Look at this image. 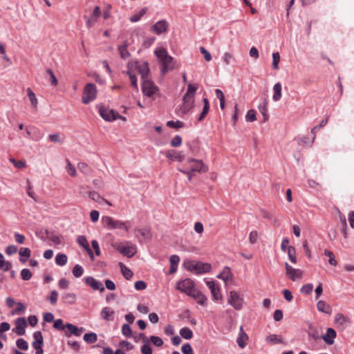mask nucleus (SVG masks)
I'll use <instances>...</instances> for the list:
<instances>
[{"mask_svg": "<svg viewBox=\"0 0 354 354\" xmlns=\"http://www.w3.org/2000/svg\"><path fill=\"white\" fill-rule=\"evenodd\" d=\"M154 54L161 65L160 73L162 75H164L168 71L174 69L175 61L174 58L168 54L165 48H158L155 50Z\"/></svg>", "mask_w": 354, "mask_h": 354, "instance_id": "1", "label": "nucleus"}, {"mask_svg": "<svg viewBox=\"0 0 354 354\" xmlns=\"http://www.w3.org/2000/svg\"><path fill=\"white\" fill-rule=\"evenodd\" d=\"M185 268L196 274L207 273L212 269L211 264L201 261H188L185 263Z\"/></svg>", "mask_w": 354, "mask_h": 354, "instance_id": "2", "label": "nucleus"}, {"mask_svg": "<svg viewBox=\"0 0 354 354\" xmlns=\"http://www.w3.org/2000/svg\"><path fill=\"white\" fill-rule=\"evenodd\" d=\"M114 247L120 253L128 258L132 257L137 252L136 245L129 242H126L125 245L122 243H118L114 245Z\"/></svg>", "mask_w": 354, "mask_h": 354, "instance_id": "3", "label": "nucleus"}, {"mask_svg": "<svg viewBox=\"0 0 354 354\" xmlns=\"http://www.w3.org/2000/svg\"><path fill=\"white\" fill-rule=\"evenodd\" d=\"M97 95V88L94 84H87L84 89L82 95V102L85 104H89L94 100Z\"/></svg>", "mask_w": 354, "mask_h": 354, "instance_id": "4", "label": "nucleus"}, {"mask_svg": "<svg viewBox=\"0 0 354 354\" xmlns=\"http://www.w3.org/2000/svg\"><path fill=\"white\" fill-rule=\"evenodd\" d=\"M142 90L145 95L151 98L159 92L158 87L149 79L142 81Z\"/></svg>", "mask_w": 354, "mask_h": 354, "instance_id": "5", "label": "nucleus"}, {"mask_svg": "<svg viewBox=\"0 0 354 354\" xmlns=\"http://www.w3.org/2000/svg\"><path fill=\"white\" fill-rule=\"evenodd\" d=\"M185 166V168L191 169L192 171L194 172L205 173L208 170V167L203 163L202 160L195 158L189 159L186 162Z\"/></svg>", "mask_w": 354, "mask_h": 354, "instance_id": "6", "label": "nucleus"}, {"mask_svg": "<svg viewBox=\"0 0 354 354\" xmlns=\"http://www.w3.org/2000/svg\"><path fill=\"white\" fill-rule=\"evenodd\" d=\"M195 288L194 281L190 279H185L178 282L176 289L187 295L192 294Z\"/></svg>", "mask_w": 354, "mask_h": 354, "instance_id": "7", "label": "nucleus"}, {"mask_svg": "<svg viewBox=\"0 0 354 354\" xmlns=\"http://www.w3.org/2000/svg\"><path fill=\"white\" fill-rule=\"evenodd\" d=\"M286 274L292 281H295L300 280L303 277V270L294 268L288 263H285Z\"/></svg>", "mask_w": 354, "mask_h": 354, "instance_id": "8", "label": "nucleus"}, {"mask_svg": "<svg viewBox=\"0 0 354 354\" xmlns=\"http://www.w3.org/2000/svg\"><path fill=\"white\" fill-rule=\"evenodd\" d=\"M102 223L109 230L122 229L124 227V222L115 220L113 218L105 216L102 218Z\"/></svg>", "mask_w": 354, "mask_h": 354, "instance_id": "9", "label": "nucleus"}, {"mask_svg": "<svg viewBox=\"0 0 354 354\" xmlns=\"http://www.w3.org/2000/svg\"><path fill=\"white\" fill-rule=\"evenodd\" d=\"M228 303L236 310H240L242 308L243 299L237 292L232 290L230 292Z\"/></svg>", "mask_w": 354, "mask_h": 354, "instance_id": "10", "label": "nucleus"}, {"mask_svg": "<svg viewBox=\"0 0 354 354\" xmlns=\"http://www.w3.org/2000/svg\"><path fill=\"white\" fill-rule=\"evenodd\" d=\"M35 341L32 342V346L36 350L35 354H43V336L40 331L35 332L33 334Z\"/></svg>", "mask_w": 354, "mask_h": 354, "instance_id": "11", "label": "nucleus"}, {"mask_svg": "<svg viewBox=\"0 0 354 354\" xmlns=\"http://www.w3.org/2000/svg\"><path fill=\"white\" fill-rule=\"evenodd\" d=\"M169 28V23L165 20H160L151 26V30L155 32L157 35L166 32Z\"/></svg>", "mask_w": 354, "mask_h": 354, "instance_id": "12", "label": "nucleus"}, {"mask_svg": "<svg viewBox=\"0 0 354 354\" xmlns=\"http://www.w3.org/2000/svg\"><path fill=\"white\" fill-rule=\"evenodd\" d=\"M335 323L340 329L344 330L351 322L348 317L341 313H337L335 316Z\"/></svg>", "mask_w": 354, "mask_h": 354, "instance_id": "13", "label": "nucleus"}, {"mask_svg": "<svg viewBox=\"0 0 354 354\" xmlns=\"http://www.w3.org/2000/svg\"><path fill=\"white\" fill-rule=\"evenodd\" d=\"M194 99L188 95H185L183 98V104L181 106V111L183 113H186L194 107Z\"/></svg>", "mask_w": 354, "mask_h": 354, "instance_id": "14", "label": "nucleus"}, {"mask_svg": "<svg viewBox=\"0 0 354 354\" xmlns=\"http://www.w3.org/2000/svg\"><path fill=\"white\" fill-rule=\"evenodd\" d=\"M100 114L101 117L106 120V121H113L115 120V113L112 109H106L104 106H101L99 110Z\"/></svg>", "mask_w": 354, "mask_h": 354, "instance_id": "15", "label": "nucleus"}, {"mask_svg": "<svg viewBox=\"0 0 354 354\" xmlns=\"http://www.w3.org/2000/svg\"><path fill=\"white\" fill-rule=\"evenodd\" d=\"M135 235L141 243L145 240L149 239L151 237V232L149 229L135 228Z\"/></svg>", "mask_w": 354, "mask_h": 354, "instance_id": "16", "label": "nucleus"}, {"mask_svg": "<svg viewBox=\"0 0 354 354\" xmlns=\"http://www.w3.org/2000/svg\"><path fill=\"white\" fill-rule=\"evenodd\" d=\"M85 283L89 286H91L94 290H100L101 292L104 291V288L102 283L100 281H97L93 277H87L86 278H85Z\"/></svg>", "mask_w": 354, "mask_h": 354, "instance_id": "17", "label": "nucleus"}, {"mask_svg": "<svg viewBox=\"0 0 354 354\" xmlns=\"http://www.w3.org/2000/svg\"><path fill=\"white\" fill-rule=\"evenodd\" d=\"M15 332L18 335H23L25 334V328L27 327V322L24 317L18 318L15 321Z\"/></svg>", "mask_w": 354, "mask_h": 354, "instance_id": "18", "label": "nucleus"}, {"mask_svg": "<svg viewBox=\"0 0 354 354\" xmlns=\"http://www.w3.org/2000/svg\"><path fill=\"white\" fill-rule=\"evenodd\" d=\"M207 287L211 290L212 297L215 300L221 299L222 296L221 294L220 288L216 285L213 281H206Z\"/></svg>", "mask_w": 354, "mask_h": 354, "instance_id": "19", "label": "nucleus"}, {"mask_svg": "<svg viewBox=\"0 0 354 354\" xmlns=\"http://www.w3.org/2000/svg\"><path fill=\"white\" fill-rule=\"evenodd\" d=\"M77 241L78 244L84 248V249L88 252V255L90 256L91 259L92 260L94 259L93 253L91 250V249L89 247V245L88 243L87 239L85 236L80 235L77 237Z\"/></svg>", "mask_w": 354, "mask_h": 354, "instance_id": "20", "label": "nucleus"}, {"mask_svg": "<svg viewBox=\"0 0 354 354\" xmlns=\"http://www.w3.org/2000/svg\"><path fill=\"white\" fill-rule=\"evenodd\" d=\"M166 157L172 160H177L179 162H182L185 158V156L182 151H177L174 149L167 151Z\"/></svg>", "mask_w": 354, "mask_h": 354, "instance_id": "21", "label": "nucleus"}, {"mask_svg": "<svg viewBox=\"0 0 354 354\" xmlns=\"http://www.w3.org/2000/svg\"><path fill=\"white\" fill-rule=\"evenodd\" d=\"M137 69H138L139 73L141 75V78H142V81L144 80H148L149 79L148 75H149V67L148 62H144L140 64L137 66Z\"/></svg>", "mask_w": 354, "mask_h": 354, "instance_id": "22", "label": "nucleus"}, {"mask_svg": "<svg viewBox=\"0 0 354 354\" xmlns=\"http://www.w3.org/2000/svg\"><path fill=\"white\" fill-rule=\"evenodd\" d=\"M248 341V336L243 330V326H240V332L236 339L239 346L243 348L246 346Z\"/></svg>", "mask_w": 354, "mask_h": 354, "instance_id": "23", "label": "nucleus"}, {"mask_svg": "<svg viewBox=\"0 0 354 354\" xmlns=\"http://www.w3.org/2000/svg\"><path fill=\"white\" fill-rule=\"evenodd\" d=\"M66 328L69 330V333L66 332V337H70L71 334L75 336H80L84 330L82 327L77 328L75 325L69 323L66 324Z\"/></svg>", "mask_w": 354, "mask_h": 354, "instance_id": "24", "label": "nucleus"}, {"mask_svg": "<svg viewBox=\"0 0 354 354\" xmlns=\"http://www.w3.org/2000/svg\"><path fill=\"white\" fill-rule=\"evenodd\" d=\"M128 46L129 43L127 40L124 41L122 44L119 45L118 46V50L120 53V56L123 59H128L131 56L130 53L127 50Z\"/></svg>", "mask_w": 354, "mask_h": 354, "instance_id": "25", "label": "nucleus"}, {"mask_svg": "<svg viewBox=\"0 0 354 354\" xmlns=\"http://www.w3.org/2000/svg\"><path fill=\"white\" fill-rule=\"evenodd\" d=\"M336 337V332L334 329L329 328L327 329L326 333L323 335L322 339L328 344H333L334 343V339Z\"/></svg>", "mask_w": 354, "mask_h": 354, "instance_id": "26", "label": "nucleus"}, {"mask_svg": "<svg viewBox=\"0 0 354 354\" xmlns=\"http://www.w3.org/2000/svg\"><path fill=\"white\" fill-rule=\"evenodd\" d=\"M218 278L223 279L225 283L228 281H232L233 275L230 268L225 267L223 271L218 275Z\"/></svg>", "mask_w": 354, "mask_h": 354, "instance_id": "27", "label": "nucleus"}, {"mask_svg": "<svg viewBox=\"0 0 354 354\" xmlns=\"http://www.w3.org/2000/svg\"><path fill=\"white\" fill-rule=\"evenodd\" d=\"M317 308L319 311L328 315H330L332 313V308L330 306L322 300H319L317 303Z\"/></svg>", "mask_w": 354, "mask_h": 354, "instance_id": "28", "label": "nucleus"}, {"mask_svg": "<svg viewBox=\"0 0 354 354\" xmlns=\"http://www.w3.org/2000/svg\"><path fill=\"white\" fill-rule=\"evenodd\" d=\"M189 296L192 297L196 300H197V301L201 305H205L207 300L206 297L196 288L194 289L192 294H190Z\"/></svg>", "mask_w": 354, "mask_h": 354, "instance_id": "29", "label": "nucleus"}, {"mask_svg": "<svg viewBox=\"0 0 354 354\" xmlns=\"http://www.w3.org/2000/svg\"><path fill=\"white\" fill-rule=\"evenodd\" d=\"M119 266L120 268L122 275L126 279L129 280L133 277V272L129 269L123 263L120 262Z\"/></svg>", "mask_w": 354, "mask_h": 354, "instance_id": "30", "label": "nucleus"}, {"mask_svg": "<svg viewBox=\"0 0 354 354\" xmlns=\"http://www.w3.org/2000/svg\"><path fill=\"white\" fill-rule=\"evenodd\" d=\"M113 314L114 311L109 307H105L101 311L102 317L107 321L113 320Z\"/></svg>", "mask_w": 354, "mask_h": 354, "instance_id": "31", "label": "nucleus"}, {"mask_svg": "<svg viewBox=\"0 0 354 354\" xmlns=\"http://www.w3.org/2000/svg\"><path fill=\"white\" fill-rule=\"evenodd\" d=\"M19 253L20 255V261L24 263L30 256V250L28 248H22L20 249Z\"/></svg>", "mask_w": 354, "mask_h": 354, "instance_id": "32", "label": "nucleus"}, {"mask_svg": "<svg viewBox=\"0 0 354 354\" xmlns=\"http://www.w3.org/2000/svg\"><path fill=\"white\" fill-rule=\"evenodd\" d=\"M274 94H273V100L274 101H278L281 97V85L279 82L276 83L273 87Z\"/></svg>", "mask_w": 354, "mask_h": 354, "instance_id": "33", "label": "nucleus"}, {"mask_svg": "<svg viewBox=\"0 0 354 354\" xmlns=\"http://www.w3.org/2000/svg\"><path fill=\"white\" fill-rule=\"evenodd\" d=\"M26 92H27V95L28 97V99L31 103V105L32 106L33 108L36 109L37 107L38 101H37L35 94L33 93V91L30 88H28L26 89Z\"/></svg>", "mask_w": 354, "mask_h": 354, "instance_id": "34", "label": "nucleus"}, {"mask_svg": "<svg viewBox=\"0 0 354 354\" xmlns=\"http://www.w3.org/2000/svg\"><path fill=\"white\" fill-rule=\"evenodd\" d=\"M266 340L267 342L272 344L284 343L283 339L277 335H270L266 337Z\"/></svg>", "mask_w": 354, "mask_h": 354, "instance_id": "35", "label": "nucleus"}, {"mask_svg": "<svg viewBox=\"0 0 354 354\" xmlns=\"http://www.w3.org/2000/svg\"><path fill=\"white\" fill-rule=\"evenodd\" d=\"M203 103H204V106H203V111L201 112V113L200 114V115L198 118V121H202L205 118V116L207 114L209 109V101L207 98L203 99Z\"/></svg>", "mask_w": 354, "mask_h": 354, "instance_id": "36", "label": "nucleus"}, {"mask_svg": "<svg viewBox=\"0 0 354 354\" xmlns=\"http://www.w3.org/2000/svg\"><path fill=\"white\" fill-rule=\"evenodd\" d=\"M286 251H287V253H288V257H289L290 261L292 263H297V260L296 251H295V248L293 246L290 245L288 247Z\"/></svg>", "mask_w": 354, "mask_h": 354, "instance_id": "37", "label": "nucleus"}, {"mask_svg": "<svg viewBox=\"0 0 354 354\" xmlns=\"http://www.w3.org/2000/svg\"><path fill=\"white\" fill-rule=\"evenodd\" d=\"M12 268V263L10 261H6L1 253H0V269L8 271Z\"/></svg>", "mask_w": 354, "mask_h": 354, "instance_id": "38", "label": "nucleus"}, {"mask_svg": "<svg viewBox=\"0 0 354 354\" xmlns=\"http://www.w3.org/2000/svg\"><path fill=\"white\" fill-rule=\"evenodd\" d=\"M48 239L55 245H59L62 243V237L57 235L53 232H46Z\"/></svg>", "mask_w": 354, "mask_h": 354, "instance_id": "39", "label": "nucleus"}, {"mask_svg": "<svg viewBox=\"0 0 354 354\" xmlns=\"http://www.w3.org/2000/svg\"><path fill=\"white\" fill-rule=\"evenodd\" d=\"M83 339L88 344H93L97 341V335L95 333H86L84 334Z\"/></svg>", "mask_w": 354, "mask_h": 354, "instance_id": "40", "label": "nucleus"}, {"mask_svg": "<svg viewBox=\"0 0 354 354\" xmlns=\"http://www.w3.org/2000/svg\"><path fill=\"white\" fill-rule=\"evenodd\" d=\"M78 169L86 176H89L91 174V169L85 162H80L77 165Z\"/></svg>", "mask_w": 354, "mask_h": 354, "instance_id": "41", "label": "nucleus"}, {"mask_svg": "<svg viewBox=\"0 0 354 354\" xmlns=\"http://www.w3.org/2000/svg\"><path fill=\"white\" fill-rule=\"evenodd\" d=\"M147 12V8H142L138 13H136L134 14L133 15H132L130 18V21L131 22H137L138 21L141 17L146 14V12Z\"/></svg>", "mask_w": 354, "mask_h": 354, "instance_id": "42", "label": "nucleus"}, {"mask_svg": "<svg viewBox=\"0 0 354 354\" xmlns=\"http://www.w3.org/2000/svg\"><path fill=\"white\" fill-rule=\"evenodd\" d=\"M67 257L64 254L59 253L55 257V262L57 265L63 266L67 263Z\"/></svg>", "mask_w": 354, "mask_h": 354, "instance_id": "43", "label": "nucleus"}, {"mask_svg": "<svg viewBox=\"0 0 354 354\" xmlns=\"http://www.w3.org/2000/svg\"><path fill=\"white\" fill-rule=\"evenodd\" d=\"M180 334L185 339H190L193 337L192 331L187 327L181 328Z\"/></svg>", "mask_w": 354, "mask_h": 354, "instance_id": "44", "label": "nucleus"}, {"mask_svg": "<svg viewBox=\"0 0 354 354\" xmlns=\"http://www.w3.org/2000/svg\"><path fill=\"white\" fill-rule=\"evenodd\" d=\"M280 62V55L278 52L272 53V68L275 70L279 69V63Z\"/></svg>", "mask_w": 354, "mask_h": 354, "instance_id": "45", "label": "nucleus"}, {"mask_svg": "<svg viewBox=\"0 0 354 354\" xmlns=\"http://www.w3.org/2000/svg\"><path fill=\"white\" fill-rule=\"evenodd\" d=\"M324 254L328 257V263L333 266H337V262L335 260V255L333 252L326 250L324 251Z\"/></svg>", "mask_w": 354, "mask_h": 354, "instance_id": "46", "label": "nucleus"}, {"mask_svg": "<svg viewBox=\"0 0 354 354\" xmlns=\"http://www.w3.org/2000/svg\"><path fill=\"white\" fill-rule=\"evenodd\" d=\"M72 272L75 277H80L83 274L84 270L81 266L77 264L74 266Z\"/></svg>", "mask_w": 354, "mask_h": 354, "instance_id": "47", "label": "nucleus"}, {"mask_svg": "<svg viewBox=\"0 0 354 354\" xmlns=\"http://www.w3.org/2000/svg\"><path fill=\"white\" fill-rule=\"evenodd\" d=\"M16 344L19 348L23 351H26L28 348L27 342L22 338L18 339L17 340Z\"/></svg>", "mask_w": 354, "mask_h": 354, "instance_id": "48", "label": "nucleus"}, {"mask_svg": "<svg viewBox=\"0 0 354 354\" xmlns=\"http://www.w3.org/2000/svg\"><path fill=\"white\" fill-rule=\"evenodd\" d=\"M150 342L155 346L158 347H160L163 345V341L162 339L158 337V336H151L150 337Z\"/></svg>", "mask_w": 354, "mask_h": 354, "instance_id": "49", "label": "nucleus"}, {"mask_svg": "<svg viewBox=\"0 0 354 354\" xmlns=\"http://www.w3.org/2000/svg\"><path fill=\"white\" fill-rule=\"evenodd\" d=\"M122 333L126 337H130L132 336L131 328L129 326V325L127 324H123V326H122Z\"/></svg>", "mask_w": 354, "mask_h": 354, "instance_id": "50", "label": "nucleus"}, {"mask_svg": "<svg viewBox=\"0 0 354 354\" xmlns=\"http://www.w3.org/2000/svg\"><path fill=\"white\" fill-rule=\"evenodd\" d=\"M167 125L171 128H176V129H178V128H182L184 126V124L183 122L181 121H173V120H170V121H168L167 122Z\"/></svg>", "mask_w": 354, "mask_h": 354, "instance_id": "51", "label": "nucleus"}, {"mask_svg": "<svg viewBox=\"0 0 354 354\" xmlns=\"http://www.w3.org/2000/svg\"><path fill=\"white\" fill-rule=\"evenodd\" d=\"M256 119V111L253 109L249 110L245 115V120L248 122H254Z\"/></svg>", "mask_w": 354, "mask_h": 354, "instance_id": "52", "label": "nucleus"}, {"mask_svg": "<svg viewBox=\"0 0 354 354\" xmlns=\"http://www.w3.org/2000/svg\"><path fill=\"white\" fill-rule=\"evenodd\" d=\"M21 276L23 280L28 281L31 279L32 273L28 269L24 268L21 271Z\"/></svg>", "mask_w": 354, "mask_h": 354, "instance_id": "53", "label": "nucleus"}, {"mask_svg": "<svg viewBox=\"0 0 354 354\" xmlns=\"http://www.w3.org/2000/svg\"><path fill=\"white\" fill-rule=\"evenodd\" d=\"M313 289V285L312 283H307L303 286L301 288V292L303 294L310 295Z\"/></svg>", "mask_w": 354, "mask_h": 354, "instance_id": "54", "label": "nucleus"}, {"mask_svg": "<svg viewBox=\"0 0 354 354\" xmlns=\"http://www.w3.org/2000/svg\"><path fill=\"white\" fill-rule=\"evenodd\" d=\"M197 89V86L192 84H189L187 86V92L185 93V95H188L189 96L194 97Z\"/></svg>", "mask_w": 354, "mask_h": 354, "instance_id": "55", "label": "nucleus"}, {"mask_svg": "<svg viewBox=\"0 0 354 354\" xmlns=\"http://www.w3.org/2000/svg\"><path fill=\"white\" fill-rule=\"evenodd\" d=\"M67 171L71 176H75L77 174L76 169L75 167L70 162V161L67 160Z\"/></svg>", "mask_w": 354, "mask_h": 354, "instance_id": "56", "label": "nucleus"}, {"mask_svg": "<svg viewBox=\"0 0 354 354\" xmlns=\"http://www.w3.org/2000/svg\"><path fill=\"white\" fill-rule=\"evenodd\" d=\"M178 171L184 174L187 175L189 181L192 180L193 176L194 175V171H192L191 169H189L187 168H184V169L178 168Z\"/></svg>", "mask_w": 354, "mask_h": 354, "instance_id": "57", "label": "nucleus"}, {"mask_svg": "<svg viewBox=\"0 0 354 354\" xmlns=\"http://www.w3.org/2000/svg\"><path fill=\"white\" fill-rule=\"evenodd\" d=\"M182 144V138L180 136H176L171 141V145L174 147H178Z\"/></svg>", "mask_w": 354, "mask_h": 354, "instance_id": "58", "label": "nucleus"}, {"mask_svg": "<svg viewBox=\"0 0 354 354\" xmlns=\"http://www.w3.org/2000/svg\"><path fill=\"white\" fill-rule=\"evenodd\" d=\"M127 74L129 77V79L131 80V84L137 90L138 89V84H137V78L136 76L133 74L131 71H128Z\"/></svg>", "mask_w": 354, "mask_h": 354, "instance_id": "59", "label": "nucleus"}, {"mask_svg": "<svg viewBox=\"0 0 354 354\" xmlns=\"http://www.w3.org/2000/svg\"><path fill=\"white\" fill-rule=\"evenodd\" d=\"M46 73L50 75V84L53 86H57L58 84L57 80L55 76L53 71L51 69H47Z\"/></svg>", "mask_w": 354, "mask_h": 354, "instance_id": "60", "label": "nucleus"}, {"mask_svg": "<svg viewBox=\"0 0 354 354\" xmlns=\"http://www.w3.org/2000/svg\"><path fill=\"white\" fill-rule=\"evenodd\" d=\"M200 52L201 53V54L203 55L204 58L207 62H209L212 60L211 54L204 47H203V46L200 47Z\"/></svg>", "mask_w": 354, "mask_h": 354, "instance_id": "61", "label": "nucleus"}, {"mask_svg": "<svg viewBox=\"0 0 354 354\" xmlns=\"http://www.w3.org/2000/svg\"><path fill=\"white\" fill-rule=\"evenodd\" d=\"M48 138L53 142H63V140L61 139L60 135L59 133L50 134L48 136Z\"/></svg>", "mask_w": 354, "mask_h": 354, "instance_id": "62", "label": "nucleus"}, {"mask_svg": "<svg viewBox=\"0 0 354 354\" xmlns=\"http://www.w3.org/2000/svg\"><path fill=\"white\" fill-rule=\"evenodd\" d=\"M88 196L93 201L96 202H100L102 199L101 196L95 191L90 192Z\"/></svg>", "mask_w": 354, "mask_h": 354, "instance_id": "63", "label": "nucleus"}, {"mask_svg": "<svg viewBox=\"0 0 354 354\" xmlns=\"http://www.w3.org/2000/svg\"><path fill=\"white\" fill-rule=\"evenodd\" d=\"M184 354H194L191 345L189 343L184 344L181 348Z\"/></svg>", "mask_w": 354, "mask_h": 354, "instance_id": "64", "label": "nucleus"}]
</instances>
